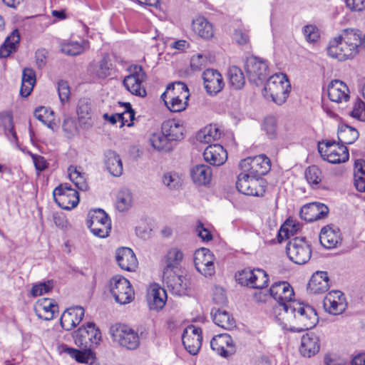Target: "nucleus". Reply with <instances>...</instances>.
Segmentation results:
<instances>
[{
    "label": "nucleus",
    "instance_id": "1",
    "mask_svg": "<svg viewBox=\"0 0 365 365\" xmlns=\"http://www.w3.org/2000/svg\"><path fill=\"white\" fill-rule=\"evenodd\" d=\"M289 309L277 320L283 329L300 332L314 327L318 322L316 310L308 304L297 302Z\"/></svg>",
    "mask_w": 365,
    "mask_h": 365
},
{
    "label": "nucleus",
    "instance_id": "2",
    "mask_svg": "<svg viewBox=\"0 0 365 365\" xmlns=\"http://www.w3.org/2000/svg\"><path fill=\"white\" fill-rule=\"evenodd\" d=\"M361 44L359 30L345 29L329 41L327 53L332 58L344 61L354 57Z\"/></svg>",
    "mask_w": 365,
    "mask_h": 365
},
{
    "label": "nucleus",
    "instance_id": "3",
    "mask_svg": "<svg viewBox=\"0 0 365 365\" xmlns=\"http://www.w3.org/2000/svg\"><path fill=\"white\" fill-rule=\"evenodd\" d=\"M269 295L277 302L273 307V316L277 321L286 312L292 303H296L294 299V292L292 286L287 282H277L274 283L269 290Z\"/></svg>",
    "mask_w": 365,
    "mask_h": 365
},
{
    "label": "nucleus",
    "instance_id": "4",
    "mask_svg": "<svg viewBox=\"0 0 365 365\" xmlns=\"http://www.w3.org/2000/svg\"><path fill=\"white\" fill-rule=\"evenodd\" d=\"M291 85L284 73H276L267 81L262 94L266 99H270L278 105L284 103L289 96Z\"/></svg>",
    "mask_w": 365,
    "mask_h": 365
},
{
    "label": "nucleus",
    "instance_id": "5",
    "mask_svg": "<svg viewBox=\"0 0 365 365\" xmlns=\"http://www.w3.org/2000/svg\"><path fill=\"white\" fill-rule=\"evenodd\" d=\"M189 96L187 86L182 82H175L167 86L161 98L170 111L180 112L186 108Z\"/></svg>",
    "mask_w": 365,
    "mask_h": 365
},
{
    "label": "nucleus",
    "instance_id": "6",
    "mask_svg": "<svg viewBox=\"0 0 365 365\" xmlns=\"http://www.w3.org/2000/svg\"><path fill=\"white\" fill-rule=\"evenodd\" d=\"M75 344L83 349L96 347L101 340V333L96 324L88 322L73 333Z\"/></svg>",
    "mask_w": 365,
    "mask_h": 365
},
{
    "label": "nucleus",
    "instance_id": "7",
    "mask_svg": "<svg viewBox=\"0 0 365 365\" xmlns=\"http://www.w3.org/2000/svg\"><path fill=\"white\" fill-rule=\"evenodd\" d=\"M110 292L115 301L120 304H126L134 299V291L130 282L125 277L116 275L109 283Z\"/></svg>",
    "mask_w": 365,
    "mask_h": 365
},
{
    "label": "nucleus",
    "instance_id": "8",
    "mask_svg": "<svg viewBox=\"0 0 365 365\" xmlns=\"http://www.w3.org/2000/svg\"><path fill=\"white\" fill-rule=\"evenodd\" d=\"M286 252L291 261L297 264H304L311 258L310 245L302 237H294L288 241Z\"/></svg>",
    "mask_w": 365,
    "mask_h": 365
},
{
    "label": "nucleus",
    "instance_id": "9",
    "mask_svg": "<svg viewBox=\"0 0 365 365\" xmlns=\"http://www.w3.org/2000/svg\"><path fill=\"white\" fill-rule=\"evenodd\" d=\"M87 225L94 235L101 238L108 237L111 230L110 220L106 212L101 209L88 212Z\"/></svg>",
    "mask_w": 365,
    "mask_h": 365
},
{
    "label": "nucleus",
    "instance_id": "10",
    "mask_svg": "<svg viewBox=\"0 0 365 365\" xmlns=\"http://www.w3.org/2000/svg\"><path fill=\"white\" fill-rule=\"evenodd\" d=\"M239 166L242 172L252 177L261 178L271 168L270 160L264 155L248 157L240 162Z\"/></svg>",
    "mask_w": 365,
    "mask_h": 365
},
{
    "label": "nucleus",
    "instance_id": "11",
    "mask_svg": "<svg viewBox=\"0 0 365 365\" xmlns=\"http://www.w3.org/2000/svg\"><path fill=\"white\" fill-rule=\"evenodd\" d=\"M130 74L125 76L123 83L125 88L133 95L145 97L147 95L142 83L146 79V73L141 66L135 65L130 68Z\"/></svg>",
    "mask_w": 365,
    "mask_h": 365
},
{
    "label": "nucleus",
    "instance_id": "12",
    "mask_svg": "<svg viewBox=\"0 0 365 365\" xmlns=\"http://www.w3.org/2000/svg\"><path fill=\"white\" fill-rule=\"evenodd\" d=\"M236 187L246 195L262 196L265 192L264 182L262 178L252 177L244 172L238 175Z\"/></svg>",
    "mask_w": 365,
    "mask_h": 365
},
{
    "label": "nucleus",
    "instance_id": "13",
    "mask_svg": "<svg viewBox=\"0 0 365 365\" xmlns=\"http://www.w3.org/2000/svg\"><path fill=\"white\" fill-rule=\"evenodd\" d=\"M55 202L63 210H71L79 202L78 192L67 183L61 184L53 192Z\"/></svg>",
    "mask_w": 365,
    "mask_h": 365
},
{
    "label": "nucleus",
    "instance_id": "14",
    "mask_svg": "<svg viewBox=\"0 0 365 365\" xmlns=\"http://www.w3.org/2000/svg\"><path fill=\"white\" fill-rule=\"evenodd\" d=\"M111 335L114 341L128 349H135L140 344L138 333L126 325L112 327Z\"/></svg>",
    "mask_w": 365,
    "mask_h": 365
},
{
    "label": "nucleus",
    "instance_id": "15",
    "mask_svg": "<svg viewBox=\"0 0 365 365\" xmlns=\"http://www.w3.org/2000/svg\"><path fill=\"white\" fill-rule=\"evenodd\" d=\"M245 70L250 81L256 85L261 83L269 73L267 62L255 56L247 58Z\"/></svg>",
    "mask_w": 365,
    "mask_h": 365
},
{
    "label": "nucleus",
    "instance_id": "16",
    "mask_svg": "<svg viewBox=\"0 0 365 365\" xmlns=\"http://www.w3.org/2000/svg\"><path fill=\"white\" fill-rule=\"evenodd\" d=\"M215 257L207 248H200L195 251L194 263L196 269L205 277H211L215 273Z\"/></svg>",
    "mask_w": 365,
    "mask_h": 365
},
{
    "label": "nucleus",
    "instance_id": "17",
    "mask_svg": "<svg viewBox=\"0 0 365 365\" xmlns=\"http://www.w3.org/2000/svg\"><path fill=\"white\" fill-rule=\"evenodd\" d=\"M163 281L174 294L179 296L184 294L188 287L186 277L176 269H163Z\"/></svg>",
    "mask_w": 365,
    "mask_h": 365
},
{
    "label": "nucleus",
    "instance_id": "18",
    "mask_svg": "<svg viewBox=\"0 0 365 365\" xmlns=\"http://www.w3.org/2000/svg\"><path fill=\"white\" fill-rule=\"evenodd\" d=\"M202 331L193 325L188 326L182 336V344L185 349L192 355L199 351L202 345Z\"/></svg>",
    "mask_w": 365,
    "mask_h": 365
},
{
    "label": "nucleus",
    "instance_id": "19",
    "mask_svg": "<svg viewBox=\"0 0 365 365\" xmlns=\"http://www.w3.org/2000/svg\"><path fill=\"white\" fill-rule=\"evenodd\" d=\"M323 304L325 310L332 315L342 314L347 307L344 294L339 290L329 292L325 297Z\"/></svg>",
    "mask_w": 365,
    "mask_h": 365
},
{
    "label": "nucleus",
    "instance_id": "20",
    "mask_svg": "<svg viewBox=\"0 0 365 365\" xmlns=\"http://www.w3.org/2000/svg\"><path fill=\"white\" fill-rule=\"evenodd\" d=\"M210 346L220 356L227 358L236 351L235 344L232 337L228 334H220L215 336Z\"/></svg>",
    "mask_w": 365,
    "mask_h": 365
},
{
    "label": "nucleus",
    "instance_id": "21",
    "mask_svg": "<svg viewBox=\"0 0 365 365\" xmlns=\"http://www.w3.org/2000/svg\"><path fill=\"white\" fill-rule=\"evenodd\" d=\"M204 87L206 92L214 96L220 92L225 83L222 75L215 69H207L202 73Z\"/></svg>",
    "mask_w": 365,
    "mask_h": 365
},
{
    "label": "nucleus",
    "instance_id": "22",
    "mask_svg": "<svg viewBox=\"0 0 365 365\" xmlns=\"http://www.w3.org/2000/svg\"><path fill=\"white\" fill-rule=\"evenodd\" d=\"M318 150L322 158L328 162L337 164L347 161L349 158V150L344 145H335L332 149L324 150V146L319 145Z\"/></svg>",
    "mask_w": 365,
    "mask_h": 365
},
{
    "label": "nucleus",
    "instance_id": "23",
    "mask_svg": "<svg viewBox=\"0 0 365 365\" xmlns=\"http://www.w3.org/2000/svg\"><path fill=\"white\" fill-rule=\"evenodd\" d=\"M328 213L327 206L320 202L305 205L300 210L301 218L307 222H314L325 218Z\"/></svg>",
    "mask_w": 365,
    "mask_h": 365
},
{
    "label": "nucleus",
    "instance_id": "24",
    "mask_svg": "<svg viewBox=\"0 0 365 365\" xmlns=\"http://www.w3.org/2000/svg\"><path fill=\"white\" fill-rule=\"evenodd\" d=\"M84 314V309L81 307L77 306L68 308L61 314L60 319L62 328L66 331L71 330L82 321Z\"/></svg>",
    "mask_w": 365,
    "mask_h": 365
},
{
    "label": "nucleus",
    "instance_id": "25",
    "mask_svg": "<svg viewBox=\"0 0 365 365\" xmlns=\"http://www.w3.org/2000/svg\"><path fill=\"white\" fill-rule=\"evenodd\" d=\"M58 309V307L55 301L50 298L40 299L34 305V311L37 317L46 321L53 319Z\"/></svg>",
    "mask_w": 365,
    "mask_h": 365
},
{
    "label": "nucleus",
    "instance_id": "26",
    "mask_svg": "<svg viewBox=\"0 0 365 365\" xmlns=\"http://www.w3.org/2000/svg\"><path fill=\"white\" fill-rule=\"evenodd\" d=\"M203 157L206 162L214 166L223 165L227 159V153L219 144L208 145L204 150Z\"/></svg>",
    "mask_w": 365,
    "mask_h": 365
},
{
    "label": "nucleus",
    "instance_id": "27",
    "mask_svg": "<svg viewBox=\"0 0 365 365\" xmlns=\"http://www.w3.org/2000/svg\"><path fill=\"white\" fill-rule=\"evenodd\" d=\"M112 70L113 64L108 54H104L100 61L90 63L88 67L90 74L98 79H105L110 76Z\"/></svg>",
    "mask_w": 365,
    "mask_h": 365
},
{
    "label": "nucleus",
    "instance_id": "28",
    "mask_svg": "<svg viewBox=\"0 0 365 365\" xmlns=\"http://www.w3.org/2000/svg\"><path fill=\"white\" fill-rule=\"evenodd\" d=\"M167 294L165 290L157 284L150 286L148 289L147 300L150 309L160 310L165 304Z\"/></svg>",
    "mask_w": 365,
    "mask_h": 365
},
{
    "label": "nucleus",
    "instance_id": "29",
    "mask_svg": "<svg viewBox=\"0 0 365 365\" xmlns=\"http://www.w3.org/2000/svg\"><path fill=\"white\" fill-rule=\"evenodd\" d=\"M116 261L124 270L132 272L138 267V260L133 251L128 247H121L116 251Z\"/></svg>",
    "mask_w": 365,
    "mask_h": 365
},
{
    "label": "nucleus",
    "instance_id": "30",
    "mask_svg": "<svg viewBox=\"0 0 365 365\" xmlns=\"http://www.w3.org/2000/svg\"><path fill=\"white\" fill-rule=\"evenodd\" d=\"M319 241L321 245L327 249L336 247L341 242L339 228L329 225L324 227L319 234Z\"/></svg>",
    "mask_w": 365,
    "mask_h": 365
},
{
    "label": "nucleus",
    "instance_id": "31",
    "mask_svg": "<svg viewBox=\"0 0 365 365\" xmlns=\"http://www.w3.org/2000/svg\"><path fill=\"white\" fill-rule=\"evenodd\" d=\"M161 130L172 143L184 138L185 128L180 120L175 119L165 120L162 124Z\"/></svg>",
    "mask_w": 365,
    "mask_h": 365
},
{
    "label": "nucleus",
    "instance_id": "32",
    "mask_svg": "<svg viewBox=\"0 0 365 365\" xmlns=\"http://www.w3.org/2000/svg\"><path fill=\"white\" fill-rule=\"evenodd\" d=\"M327 92L329 99L333 102L341 103L349 98L347 86L339 80L331 81L328 85Z\"/></svg>",
    "mask_w": 365,
    "mask_h": 365
},
{
    "label": "nucleus",
    "instance_id": "33",
    "mask_svg": "<svg viewBox=\"0 0 365 365\" xmlns=\"http://www.w3.org/2000/svg\"><path fill=\"white\" fill-rule=\"evenodd\" d=\"M329 279L327 272L317 271L314 273L308 283V290L313 294L326 292L329 288Z\"/></svg>",
    "mask_w": 365,
    "mask_h": 365
},
{
    "label": "nucleus",
    "instance_id": "34",
    "mask_svg": "<svg viewBox=\"0 0 365 365\" xmlns=\"http://www.w3.org/2000/svg\"><path fill=\"white\" fill-rule=\"evenodd\" d=\"M319 347V339L317 335L307 334L302 337L299 351L302 356L311 357L318 353Z\"/></svg>",
    "mask_w": 365,
    "mask_h": 365
},
{
    "label": "nucleus",
    "instance_id": "35",
    "mask_svg": "<svg viewBox=\"0 0 365 365\" xmlns=\"http://www.w3.org/2000/svg\"><path fill=\"white\" fill-rule=\"evenodd\" d=\"M190 175L195 184L206 185L211 181L212 169L207 165H197L190 170Z\"/></svg>",
    "mask_w": 365,
    "mask_h": 365
},
{
    "label": "nucleus",
    "instance_id": "36",
    "mask_svg": "<svg viewBox=\"0 0 365 365\" xmlns=\"http://www.w3.org/2000/svg\"><path fill=\"white\" fill-rule=\"evenodd\" d=\"M105 165L113 176L119 177L122 175V160L120 155L115 151L109 150L105 153Z\"/></svg>",
    "mask_w": 365,
    "mask_h": 365
},
{
    "label": "nucleus",
    "instance_id": "37",
    "mask_svg": "<svg viewBox=\"0 0 365 365\" xmlns=\"http://www.w3.org/2000/svg\"><path fill=\"white\" fill-rule=\"evenodd\" d=\"M77 114L78 120L83 125L84 128H88L92 126L91 104L88 99L83 98L79 100L77 106Z\"/></svg>",
    "mask_w": 365,
    "mask_h": 365
},
{
    "label": "nucleus",
    "instance_id": "38",
    "mask_svg": "<svg viewBox=\"0 0 365 365\" xmlns=\"http://www.w3.org/2000/svg\"><path fill=\"white\" fill-rule=\"evenodd\" d=\"M193 31L204 39H210L214 35L212 25L204 17L199 16L192 23Z\"/></svg>",
    "mask_w": 365,
    "mask_h": 365
},
{
    "label": "nucleus",
    "instance_id": "39",
    "mask_svg": "<svg viewBox=\"0 0 365 365\" xmlns=\"http://www.w3.org/2000/svg\"><path fill=\"white\" fill-rule=\"evenodd\" d=\"M150 145L158 152H169L173 149V143L161 132L154 133L150 135Z\"/></svg>",
    "mask_w": 365,
    "mask_h": 365
},
{
    "label": "nucleus",
    "instance_id": "40",
    "mask_svg": "<svg viewBox=\"0 0 365 365\" xmlns=\"http://www.w3.org/2000/svg\"><path fill=\"white\" fill-rule=\"evenodd\" d=\"M20 42V34L18 29H14L11 34L6 37L4 43L0 47V57L6 58L11 53L17 50Z\"/></svg>",
    "mask_w": 365,
    "mask_h": 365
},
{
    "label": "nucleus",
    "instance_id": "41",
    "mask_svg": "<svg viewBox=\"0 0 365 365\" xmlns=\"http://www.w3.org/2000/svg\"><path fill=\"white\" fill-rule=\"evenodd\" d=\"M211 314L213 322L218 327L227 330L235 327V319L227 311L220 309H212Z\"/></svg>",
    "mask_w": 365,
    "mask_h": 365
},
{
    "label": "nucleus",
    "instance_id": "42",
    "mask_svg": "<svg viewBox=\"0 0 365 365\" xmlns=\"http://www.w3.org/2000/svg\"><path fill=\"white\" fill-rule=\"evenodd\" d=\"M36 83V73L29 68H26L23 70L21 86L20 89V94L22 97H28Z\"/></svg>",
    "mask_w": 365,
    "mask_h": 365
},
{
    "label": "nucleus",
    "instance_id": "43",
    "mask_svg": "<svg viewBox=\"0 0 365 365\" xmlns=\"http://www.w3.org/2000/svg\"><path fill=\"white\" fill-rule=\"evenodd\" d=\"M221 136V131L216 125H210L201 129L197 134V140L201 143H211L219 139Z\"/></svg>",
    "mask_w": 365,
    "mask_h": 365
},
{
    "label": "nucleus",
    "instance_id": "44",
    "mask_svg": "<svg viewBox=\"0 0 365 365\" xmlns=\"http://www.w3.org/2000/svg\"><path fill=\"white\" fill-rule=\"evenodd\" d=\"M354 185L361 192H365V161L357 160L354 164Z\"/></svg>",
    "mask_w": 365,
    "mask_h": 365
},
{
    "label": "nucleus",
    "instance_id": "45",
    "mask_svg": "<svg viewBox=\"0 0 365 365\" xmlns=\"http://www.w3.org/2000/svg\"><path fill=\"white\" fill-rule=\"evenodd\" d=\"M184 255L180 249L171 247L165 255L164 269H177L183 259Z\"/></svg>",
    "mask_w": 365,
    "mask_h": 365
},
{
    "label": "nucleus",
    "instance_id": "46",
    "mask_svg": "<svg viewBox=\"0 0 365 365\" xmlns=\"http://www.w3.org/2000/svg\"><path fill=\"white\" fill-rule=\"evenodd\" d=\"M359 138L356 129L347 125H341L338 129V139L342 145L351 144Z\"/></svg>",
    "mask_w": 365,
    "mask_h": 365
},
{
    "label": "nucleus",
    "instance_id": "47",
    "mask_svg": "<svg viewBox=\"0 0 365 365\" xmlns=\"http://www.w3.org/2000/svg\"><path fill=\"white\" fill-rule=\"evenodd\" d=\"M68 175L70 180L74 183L76 187L81 190H86L88 187L86 182V175L81 171V168L71 165L68 169Z\"/></svg>",
    "mask_w": 365,
    "mask_h": 365
},
{
    "label": "nucleus",
    "instance_id": "48",
    "mask_svg": "<svg viewBox=\"0 0 365 365\" xmlns=\"http://www.w3.org/2000/svg\"><path fill=\"white\" fill-rule=\"evenodd\" d=\"M125 110L123 113H115L109 115L108 113L103 115V118L108 120L111 124H115L118 121L121 122V127L124 125L125 115H128L130 120L132 122L135 118V111L132 108L130 103H123Z\"/></svg>",
    "mask_w": 365,
    "mask_h": 365
},
{
    "label": "nucleus",
    "instance_id": "49",
    "mask_svg": "<svg viewBox=\"0 0 365 365\" xmlns=\"http://www.w3.org/2000/svg\"><path fill=\"white\" fill-rule=\"evenodd\" d=\"M300 229V225L292 218H288L282 225L279 234L278 240L281 242L284 238H289L293 236Z\"/></svg>",
    "mask_w": 365,
    "mask_h": 365
},
{
    "label": "nucleus",
    "instance_id": "50",
    "mask_svg": "<svg viewBox=\"0 0 365 365\" xmlns=\"http://www.w3.org/2000/svg\"><path fill=\"white\" fill-rule=\"evenodd\" d=\"M228 78L230 85L235 89H241L245 83V78L242 70L237 66H231L228 70Z\"/></svg>",
    "mask_w": 365,
    "mask_h": 365
},
{
    "label": "nucleus",
    "instance_id": "51",
    "mask_svg": "<svg viewBox=\"0 0 365 365\" xmlns=\"http://www.w3.org/2000/svg\"><path fill=\"white\" fill-rule=\"evenodd\" d=\"M182 181V175L176 172H167L163 176V185L170 190H178Z\"/></svg>",
    "mask_w": 365,
    "mask_h": 365
},
{
    "label": "nucleus",
    "instance_id": "52",
    "mask_svg": "<svg viewBox=\"0 0 365 365\" xmlns=\"http://www.w3.org/2000/svg\"><path fill=\"white\" fill-rule=\"evenodd\" d=\"M133 197L131 192L128 189L121 190L116 200V207L120 212H123L131 207Z\"/></svg>",
    "mask_w": 365,
    "mask_h": 365
},
{
    "label": "nucleus",
    "instance_id": "53",
    "mask_svg": "<svg viewBox=\"0 0 365 365\" xmlns=\"http://www.w3.org/2000/svg\"><path fill=\"white\" fill-rule=\"evenodd\" d=\"M35 117L43 124L46 125L49 128L53 130L55 123L53 120V112L46 107H38L34 111Z\"/></svg>",
    "mask_w": 365,
    "mask_h": 365
},
{
    "label": "nucleus",
    "instance_id": "54",
    "mask_svg": "<svg viewBox=\"0 0 365 365\" xmlns=\"http://www.w3.org/2000/svg\"><path fill=\"white\" fill-rule=\"evenodd\" d=\"M304 175L308 183L312 187L318 185L322 179V171L316 165L308 167L305 170Z\"/></svg>",
    "mask_w": 365,
    "mask_h": 365
},
{
    "label": "nucleus",
    "instance_id": "55",
    "mask_svg": "<svg viewBox=\"0 0 365 365\" xmlns=\"http://www.w3.org/2000/svg\"><path fill=\"white\" fill-rule=\"evenodd\" d=\"M86 42L82 41L81 43L77 41H70L62 46L61 51L66 54L70 56H76L81 54L84 51Z\"/></svg>",
    "mask_w": 365,
    "mask_h": 365
},
{
    "label": "nucleus",
    "instance_id": "56",
    "mask_svg": "<svg viewBox=\"0 0 365 365\" xmlns=\"http://www.w3.org/2000/svg\"><path fill=\"white\" fill-rule=\"evenodd\" d=\"M252 288L263 289L267 286L269 277L266 272L261 269H255Z\"/></svg>",
    "mask_w": 365,
    "mask_h": 365
},
{
    "label": "nucleus",
    "instance_id": "57",
    "mask_svg": "<svg viewBox=\"0 0 365 365\" xmlns=\"http://www.w3.org/2000/svg\"><path fill=\"white\" fill-rule=\"evenodd\" d=\"M66 351L78 362L88 363L92 357L91 349H84V351H78L73 348H66Z\"/></svg>",
    "mask_w": 365,
    "mask_h": 365
},
{
    "label": "nucleus",
    "instance_id": "58",
    "mask_svg": "<svg viewBox=\"0 0 365 365\" xmlns=\"http://www.w3.org/2000/svg\"><path fill=\"white\" fill-rule=\"evenodd\" d=\"M210 60L207 55L198 53L192 56L190 59V67L192 71H200L207 66Z\"/></svg>",
    "mask_w": 365,
    "mask_h": 365
},
{
    "label": "nucleus",
    "instance_id": "59",
    "mask_svg": "<svg viewBox=\"0 0 365 365\" xmlns=\"http://www.w3.org/2000/svg\"><path fill=\"white\" fill-rule=\"evenodd\" d=\"M52 288L53 282L51 281L41 282L32 287L31 294L34 297L41 296L43 294L49 292Z\"/></svg>",
    "mask_w": 365,
    "mask_h": 365
},
{
    "label": "nucleus",
    "instance_id": "60",
    "mask_svg": "<svg viewBox=\"0 0 365 365\" xmlns=\"http://www.w3.org/2000/svg\"><path fill=\"white\" fill-rule=\"evenodd\" d=\"M254 272L255 269H250L242 270L237 277V282L242 285L252 287Z\"/></svg>",
    "mask_w": 365,
    "mask_h": 365
},
{
    "label": "nucleus",
    "instance_id": "61",
    "mask_svg": "<svg viewBox=\"0 0 365 365\" xmlns=\"http://www.w3.org/2000/svg\"><path fill=\"white\" fill-rule=\"evenodd\" d=\"M263 129L269 138H274L277 133V121L272 116L265 118L263 123Z\"/></svg>",
    "mask_w": 365,
    "mask_h": 365
},
{
    "label": "nucleus",
    "instance_id": "62",
    "mask_svg": "<svg viewBox=\"0 0 365 365\" xmlns=\"http://www.w3.org/2000/svg\"><path fill=\"white\" fill-rule=\"evenodd\" d=\"M303 33L306 40L308 42H316L319 38L318 29L314 25L305 26L303 29Z\"/></svg>",
    "mask_w": 365,
    "mask_h": 365
},
{
    "label": "nucleus",
    "instance_id": "63",
    "mask_svg": "<svg viewBox=\"0 0 365 365\" xmlns=\"http://www.w3.org/2000/svg\"><path fill=\"white\" fill-rule=\"evenodd\" d=\"M57 89L61 103H64L68 101L71 93L68 83L63 80L58 81Z\"/></svg>",
    "mask_w": 365,
    "mask_h": 365
},
{
    "label": "nucleus",
    "instance_id": "64",
    "mask_svg": "<svg viewBox=\"0 0 365 365\" xmlns=\"http://www.w3.org/2000/svg\"><path fill=\"white\" fill-rule=\"evenodd\" d=\"M351 115L361 121H365V103L363 101H357L351 113Z\"/></svg>",
    "mask_w": 365,
    "mask_h": 365
}]
</instances>
